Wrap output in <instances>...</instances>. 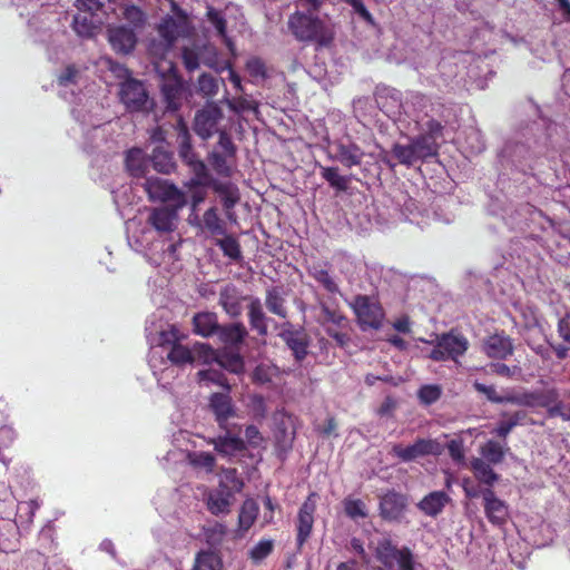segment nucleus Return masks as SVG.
Returning <instances> with one entry per match:
<instances>
[{"instance_id": "obj_46", "label": "nucleus", "mask_w": 570, "mask_h": 570, "mask_svg": "<svg viewBox=\"0 0 570 570\" xmlns=\"http://www.w3.org/2000/svg\"><path fill=\"white\" fill-rule=\"evenodd\" d=\"M321 312L326 324H331L334 328L348 330V318L336 308H331L326 303H320Z\"/></svg>"}, {"instance_id": "obj_16", "label": "nucleus", "mask_w": 570, "mask_h": 570, "mask_svg": "<svg viewBox=\"0 0 570 570\" xmlns=\"http://www.w3.org/2000/svg\"><path fill=\"white\" fill-rule=\"evenodd\" d=\"M482 351L490 358L507 360L513 354L514 345L512 338L501 331L483 341Z\"/></svg>"}, {"instance_id": "obj_14", "label": "nucleus", "mask_w": 570, "mask_h": 570, "mask_svg": "<svg viewBox=\"0 0 570 570\" xmlns=\"http://www.w3.org/2000/svg\"><path fill=\"white\" fill-rule=\"evenodd\" d=\"M409 500L403 493L395 490L387 491L380 498V517L389 522L400 521L407 508Z\"/></svg>"}, {"instance_id": "obj_44", "label": "nucleus", "mask_w": 570, "mask_h": 570, "mask_svg": "<svg viewBox=\"0 0 570 570\" xmlns=\"http://www.w3.org/2000/svg\"><path fill=\"white\" fill-rule=\"evenodd\" d=\"M411 142L413 144V147L416 150V154L421 158V161H424L429 158L435 157L439 155V144L438 141H433L430 138L417 135L413 139H411Z\"/></svg>"}, {"instance_id": "obj_30", "label": "nucleus", "mask_w": 570, "mask_h": 570, "mask_svg": "<svg viewBox=\"0 0 570 570\" xmlns=\"http://www.w3.org/2000/svg\"><path fill=\"white\" fill-rule=\"evenodd\" d=\"M218 326V317L214 312H199L193 316V332L202 337L214 336Z\"/></svg>"}, {"instance_id": "obj_32", "label": "nucleus", "mask_w": 570, "mask_h": 570, "mask_svg": "<svg viewBox=\"0 0 570 570\" xmlns=\"http://www.w3.org/2000/svg\"><path fill=\"white\" fill-rule=\"evenodd\" d=\"M248 322L252 330L256 331L261 336L267 335V316L258 298L252 299L248 305Z\"/></svg>"}, {"instance_id": "obj_11", "label": "nucleus", "mask_w": 570, "mask_h": 570, "mask_svg": "<svg viewBox=\"0 0 570 570\" xmlns=\"http://www.w3.org/2000/svg\"><path fill=\"white\" fill-rule=\"evenodd\" d=\"M165 110L176 112L180 109L184 98V86L180 77L176 72V68L170 63L168 75L163 77L160 85Z\"/></svg>"}, {"instance_id": "obj_4", "label": "nucleus", "mask_w": 570, "mask_h": 570, "mask_svg": "<svg viewBox=\"0 0 570 570\" xmlns=\"http://www.w3.org/2000/svg\"><path fill=\"white\" fill-rule=\"evenodd\" d=\"M118 95L120 102L130 114L148 115L155 108L154 99L140 80L127 78L120 83Z\"/></svg>"}, {"instance_id": "obj_3", "label": "nucleus", "mask_w": 570, "mask_h": 570, "mask_svg": "<svg viewBox=\"0 0 570 570\" xmlns=\"http://www.w3.org/2000/svg\"><path fill=\"white\" fill-rule=\"evenodd\" d=\"M434 347L429 354V358L434 362L459 360L465 355L470 347L468 337L458 328H451L449 332L436 334L435 341L432 342Z\"/></svg>"}, {"instance_id": "obj_17", "label": "nucleus", "mask_w": 570, "mask_h": 570, "mask_svg": "<svg viewBox=\"0 0 570 570\" xmlns=\"http://www.w3.org/2000/svg\"><path fill=\"white\" fill-rule=\"evenodd\" d=\"M108 41L117 53L128 55L137 45V35L132 28L126 26H110L107 30Z\"/></svg>"}, {"instance_id": "obj_24", "label": "nucleus", "mask_w": 570, "mask_h": 570, "mask_svg": "<svg viewBox=\"0 0 570 570\" xmlns=\"http://www.w3.org/2000/svg\"><path fill=\"white\" fill-rule=\"evenodd\" d=\"M209 186H212L213 190L219 196L223 207L226 212V217L230 222H235L236 214L233 212V209L240 198L237 186L232 183H223L217 180H213Z\"/></svg>"}, {"instance_id": "obj_20", "label": "nucleus", "mask_w": 570, "mask_h": 570, "mask_svg": "<svg viewBox=\"0 0 570 570\" xmlns=\"http://www.w3.org/2000/svg\"><path fill=\"white\" fill-rule=\"evenodd\" d=\"M226 482H218L217 488L212 490L207 498V509L214 515L227 514L235 500L234 492L225 487Z\"/></svg>"}, {"instance_id": "obj_13", "label": "nucleus", "mask_w": 570, "mask_h": 570, "mask_svg": "<svg viewBox=\"0 0 570 570\" xmlns=\"http://www.w3.org/2000/svg\"><path fill=\"white\" fill-rule=\"evenodd\" d=\"M223 118V111L217 104H207L195 116L194 129L203 139L212 137L217 131V125Z\"/></svg>"}, {"instance_id": "obj_45", "label": "nucleus", "mask_w": 570, "mask_h": 570, "mask_svg": "<svg viewBox=\"0 0 570 570\" xmlns=\"http://www.w3.org/2000/svg\"><path fill=\"white\" fill-rule=\"evenodd\" d=\"M225 85L224 79H218L210 73L204 72L197 79V92L205 98H214L219 91V85Z\"/></svg>"}, {"instance_id": "obj_54", "label": "nucleus", "mask_w": 570, "mask_h": 570, "mask_svg": "<svg viewBox=\"0 0 570 570\" xmlns=\"http://www.w3.org/2000/svg\"><path fill=\"white\" fill-rule=\"evenodd\" d=\"M473 387L476 392L485 395V397L492 403H495V404L511 403L512 404V400H513L514 395L510 394V395L502 396V395L498 394V392L493 385H485L483 383L475 381L473 383Z\"/></svg>"}, {"instance_id": "obj_43", "label": "nucleus", "mask_w": 570, "mask_h": 570, "mask_svg": "<svg viewBox=\"0 0 570 570\" xmlns=\"http://www.w3.org/2000/svg\"><path fill=\"white\" fill-rule=\"evenodd\" d=\"M258 515V505L254 500H245L238 513V528L242 531H248Z\"/></svg>"}, {"instance_id": "obj_53", "label": "nucleus", "mask_w": 570, "mask_h": 570, "mask_svg": "<svg viewBox=\"0 0 570 570\" xmlns=\"http://www.w3.org/2000/svg\"><path fill=\"white\" fill-rule=\"evenodd\" d=\"M203 222H204L205 228L212 235H225L226 234L224 223L219 218V216L217 214V209L215 207H210L204 213Z\"/></svg>"}, {"instance_id": "obj_6", "label": "nucleus", "mask_w": 570, "mask_h": 570, "mask_svg": "<svg viewBox=\"0 0 570 570\" xmlns=\"http://www.w3.org/2000/svg\"><path fill=\"white\" fill-rule=\"evenodd\" d=\"M278 337L291 351L296 363L301 364L308 355L312 337L302 325L286 321L279 325Z\"/></svg>"}, {"instance_id": "obj_64", "label": "nucleus", "mask_w": 570, "mask_h": 570, "mask_svg": "<svg viewBox=\"0 0 570 570\" xmlns=\"http://www.w3.org/2000/svg\"><path fill=\"white\" fill-rule=\"evenodd\" d=\"M195 352L198 358L205 364H210L213 362L218 363V354L220 350H214L207 343H197L195 345Z\"/></svg>"}, {"instance_id": "obj_50", "label": "nucleus", "mask_w": 570, "mask_h": 570, "mask_svg": "<svg viewBox=\"0 0 570 570\" xmlns=\"http://www.w3.org/2000/svg\"><path fill=\"white\" fill-rule=\"evenodd\" d=\"M400 550L391 540H384L376 548V558L386 568H392L395 564Z\"/></svg>"}, {"instance_id": "obj_2", "label": "nucleus", "mask_w": 570, "mask_h": 570, "mask_svg": "<svg viewBox=\"0 0 570 570\" xmlns=\"http://www.w3.org/2000/svg\"><path fill=\"white\" fill-rule=\"evenodd\" d=\"M568 404L560 400L559 391L554 387L537 391H525L513 396L512 404L525 407H544L549 417H560L570 421V391L564 394Z\"/></svg>"}, {"instance_id": "obj_55", "label": "nucleus", "mask_w": 570, "mask_h": 570, "mask_svg": "<svg viewBox=\"0 0 570 570\" xmlns=\"http://www.w3.org/2000/svg\"><path fill=\"white\" fill-rule=\"evenodd\" d=\"M200 47H183L181 49V60L185 69L188 72H194L200 67V56H202Z\"/></svg>"}, {"instance_id": "obj_15", "label": "nucleus", "mask_w": 570, "mask_h": 570, "mask_svg": "<svg viewBox=\"0 0 570 570\" xmlns=\"http://www.w3.org/2000/svg\"><path fill=\"white\" fill-rule=\"evenodd\" d=\"M315 497L316 493H311L298 510L296 523V544L298 548H302L312 534L316 510Z\"/></svg>"}, {"instance_id": "obj_18", "label": "nucleus", "mask_w": 570, "mask_h": 570, "mask_svg": "<svg viewBox=\"0 0 570 570\" xmlns=\"http://www.w3.org/2000/svg\"><path fill=\"white\" fill-rule=\"evenodd\" d=\"M307 274L321 285L328 294H340V286L331 272L327 261H314L306 267Z\"/></svg>"}, {"instance_id": "obj_34", "label": "nucleus", "mask_w": 570, "mask_h": 570, "mask_svg": "<svg viewBox=\"0 0 570 570\" xmlns=\"http://www.w3.org/2000/svg\"><path fill=\"white\" fill-rule=\"evenodd\" d=\"M125 163L127 170L132 177H142L150 161L146 159L141 149L132 148L128 150Z\"/></svg>"}, {"instance_id": "obj_1", "label": "nucleus", "mask_w": 570, "mask_h": 570, "mask_svg": "<svg viewBox=\"0 0 570 570\" xmlns=\"http://www.w3.org/2000/svg\"><path fill=\"white\" fill-rule=\"evenodd\" d=\"M315 13L296 10L288 16L287 29L299 42L328 47L334 41V30Z\"/></svg>"}, {"instance_id": "obj_19", "label": "nucleus", "mask_w": 570, "mask_h": 570, "mask_svg": "<svg viewBox=\"0 0 570 570\" xmlns=\"http://www.w3.org/2000/svg\"><path fill=\"white\" fill-rule=\"evenodd\" d=\"M209 407L220 430L232 426L228 420L236 415L232 397L228 393H213L209 397Z\"/></svg>"}, {"instance_id": "obj_56", "label": "nucleus", "mask_w": 570, "mask_h": 570, "mask_svg": "<svg viewBox=\"0 0 570 570\" xmlns=\"http://www.w3.org/2000/svg\"><path fill=\"white\" fill-rule=\"evenodd\" d=\"M219 482H226L225 487L234 493L242 492L245 485L243 479L238 475L237 469L235 468H222V479Z\"/></svg>"}, {"instance_id": "obj_22", "label": "nucleus", "mask_w": 570, "mask_h": 570, "mask_svg": "<svg viewBox=\"0 0 570 570\" xmlns=\"http://www.w3.org/2000/svg\"><path fill=\"white\" fill-rule=\"evenodd\" d=\"M225 347L224 348H236L238 350L244 343L248 332L242 322L228 323L218 326L215 334Z\"/></svg>"}, {"instance_id": "obj_28", "label": "nucleus", "mask_w": 570, "mask_h": 570, "mask_svg": "<svg viewBox=\"0 0 570 570\" xmlns=\"http://www.w3.org/2000/svg\"><path fill=\"white\" fill-rule=\"evenodd\" d=\"M177 207L154 208L148 217V223L160 233H168L174 229V222L177 218Z\"/></svg>"}, {"instance_id": "obj_5", "label": "nucleus", "mask_w": 570, "mask_h": 570, "mask_svg": "<svg viewBox=\"0 0 570 570\" xmlns=\"http://www.w3.org/2000/svg\"><path fill=\"white\" fill-rule=\"evenodd\" d=\"M353 309L357 325L362 331L382 328L385 320V311L377 298L358 294L350 304Z\"/></svg>"}, {"instance_id": "obj_27", "label": "nucleus", "mask_w": 570, "mask_h": 570, "mask_svg": "<svg viewBox=\"0 0 570 570\" xmlns=\"http://www.w3.org/2000/svg\"><path fill=\"white\" fill-rule=\"evenodd\" d=\"M176 130L179 157L186 166H189L193 161H197L199 158L193 149L188 127L181 117L177 120Z\"/></svg>"}, {"instance_id": "obj_29", "label": "nucleus", "mask_w": 570, "mask_h": 570, "mask_svg": "<svg viewBox=\"0 0 570 570\" xmlns=\"http://www.w3.org/2000/svg\"><path fill=\"white\" fill-rule=\"evenodd\" d=\"M557 332L562 343L549 342L556 357L562 361L569 356L570 351V314H566L558 321Z\"/></svg>"}, {"instance_id": "obj_21", "label": "nucleus", "mask_w": 570, "mask_h": 570, "mask_svg": "<svg viewBox=\"0 0 570 570\" xmlns=\"http://www.w3.org/2000/svg\"><path fill=\"white\" fill-rule=\"evenodd\" d=\"M482 499L484 501V513L488 520L495 525L505 523L508 519V505L505 502L500 500L490 488L483 489Z\"/></svg>"}, {"instance_id": "obj_38", "label": "nucleus", "mask_w": 570, "mask_h": 570, "mask_svg": "<svg viewBox=\"0 0 570 570\" xmlns=\"http://www.w3.org/2000/svg\"><path fill=\"white\" fill-rule=\"evenodd\" d=\"M220 556L212 550H202L196 554L191 570H223Z\"/></svg>"}, {"instance_id": "obj_40", "label": "nucleus", "mask_w": 570, "mask_h": 570, "mask_svg": "<svg viewBox=\"0 0 570 570\" xmlns=\"http://www.w3.org/2000/svg\"><path fill=\"white\" fill-rule=\"evenodd\" d=\"M188 167L194 176L185 183V187L193 189L195 187H205L212 184L207 166L202 159L193 161Z\"/></svg>"}, {"instance_id": "obj_52", "label": "nucleus", "mask_w": 570, "mask_h": 570, "mask_svg": "<svg viewBox=\"0 0 570 570\" xmlns=\"http://www.w3.org/2000/svg\"><path fill=\"white\" fill-rule=\"evenodd\" d=\"M38 544H39L38 553L42 554V556H45L47 553H51L56 550L57 542L55 540L53 525L47 524L40 530V532L38 534Z\"/></svg>"}, {"instance_id": "obj_42", "label": "nucleus", "mask_w": 570, "mask_h": 570, "mask_svg": "<svg viewBox=\"0 0 570 570\" xmlns=\"http://www.w3.org/2000/svg\"><path fill=\"white\" fill-rule=\"evenodd\" d=\"M157 32L165 42V49H170L179 36V24L168 16L158 24Z\"/></svg>"}, {"instance_id": "obj_47", "label": "nucleus", "mask_w": 570, "mask_h": 570, "mask_svg": "<svg viewBox=\"0 0 570 570\" xmlns=\"http://www.w3.org/2000/svg\"><path fill=\"white\" fill-rule=\"evenodd\" d=\"M392 154L399 160L400 164L406 167H411L415 163L421 161V158L416 154V150L413 147L412 142H410L409 145H402L399 142L394 144L392 147Z\"/></svg>"}, {"instance_id": "obj_9", "label": "nucleus", "mask_w": 570, "mask_h": 570, "mask_svg": "<svg viewBox=\"0 0 570 570\" xmlns=\"http://www.w3.org/2000/svg\"><path fill=\"white\" fill-rule=\"evenodd\" d=\"M224 433L215 438H208L207 444L214 446V450L218 455L232 460L238 453H243L247 450L245 440L239 436L240 426L233 424L227 426L226 430H222Z\"/></svg>"}, {"instance_id": "obj_57", "label": "nucleus", "mask_w": 570, "mask_h": 570, "mask_svg": "<svg viewBox=\"0 0 570 570\" xmlns=\"http://www.w3.org/2000/svg\"><path fill=\"white\" fill-rule=\"evenodd\" d=\"M274 549V542L271 539L259 540L250 550H249V559L254 563H259L264 559H266Z\"/></svg>"}, {"instance_id": "obj_10", "label": "nucleus", "mask_w": 570, "mask_h": 570, "mask_svg": "<svg viewBox=\"0 0 570 570\" xmlns=\"http://www.w3.org/2000/svg\"><path fill=\"white\" fill-rule=\"evenodd\" d=\"M142 186L149 199L153 202H173L177 208H183L186 205L185 194L178 189L176 185L168 183L166 179L149 177Z\"/></svg>"}, {"instance_id": "obj_7", "label": "nucleus", "mask_w": 570, "mask_h": 570, "mask_svg": "<svg viewBox=\"0 0 570 570\" xmlns=\"http://www.w3.org/2000/svg\"><path fill=\"white\" fill-rule=\"evenodd\" d=\"M443 446L438 440L419 438L413 444L404 446L401 443L393 444L391 454L402 462H412L428 455H441Z\"/></svg>"}, {"instance_id": "obj_51", "label": "nucleus", "mask_w": 570, "mask_h": 570, "mask_svg": "<svg viewBox=\"0 0 570 570\" xmlns=\"http://www.w3.org/2000/svg\"><path fill=\"white\" fill-rule=\"evenodd\" d=\"M229 157L226 154L219 153L214 149L208 155V163L212 166L213 170L222 177H230L233 174L232 166L228 164Z\"/></svg>"}, {"instance_id": "obj_41", "label": "nucleus", "mask_w": 570, "mask_h": 570, "mask_svg": "<svg viewBox=\"0 0 570 570\" xmlns=\"http://www.w3.org/2000/svg\"><path fill=\"white\" fill-rule=\"evenodd\" d=\"M215 245L220 248L225 257L233 262L243 259L242 247L238 239L234 235L225 234L223 238H216Z\"/></svg>"}, {"instance_id": "obj_33", "label": "nucleus", "mask_w": 570, "mask_h": 570, "mask_svg": "<svg viewBox=\"0 0 570 570\" xmlns=\"http://www.w3.org/2000/svg\"><path fill=\"white\" fill-rule=\"evenodd\" d=\"M265 305L272 314L281 318H286L288 315L286 301L282 294V289L277 286L271 287L266 291Z\"/></svg>"}, {"instance_id": "obj_49", "label": "nucleus", "mask_w": 570, "mask_h": 570, "mask_svg": "<svg viewBox=\"0 0 570 570\" xmlns=\"http://www.w3.org/2000/svg\"><path fill=\"white\" fill-rule=\"evenodd\" d=\"M168 361L177 366H183L186 364H191L195 361L194 353L190 348L183 345L180 342L177 344H174L168 353H167Z\"/></svg>"}, {"instance_id": "obj_36", "label": "nucleus", "mask_w": 570, "mask_h": 570, "mask_svg": "<svg viewBox=\"0 0 570 570\" xmlns=\"http://www.w3.org/2000/svg\"><path fill=\"white\" fill-rule=\"evenodd\" d=\"M217 364L234 374H240L245 371L243 356L238 352L228 348L220 350Z\"/></svg>"}, {"instance_id": "obj_63", "label": "nucleus", "mask_w": 570, "mask_h": 570, "mask_svg": "<svg viewBox=\"0 0 570 570\" xmlns=\"http://www.w3.org/2000/svg\"><path fill=\"white\" fill-rule=\"evenodd\" d=\"M199 381H208L218 386L225 387L227 391L230 390L227 377L218 370H202L197 373Z\"/></svg>"}, {"instance_id": "obj_58", "label": "nucleus", "mask_w": 570, "mask_h": 570, "mask_svg": "<svg viewBox=\"0 0 570 570\" xmlns=\"http://www.w3.org/2000/svg\"><path fill=\"white\" fill-rule=\"evenodd\" d=\"M344 512L351 519H364L367 517L365 503L361 499L346 498L343 501Z\"/></svg>"}, {"instance_id": "obj_25", "label": "nucleus", "mask_w": 570, "mask_h": 570, "mask_svg": "<svg viewBox=\"0 0 570 570\" xmlns=\"http://www.w3.org/2000/svg\"><path fill=\"white\" fill-rule=\"evenodd\" d=\"M452 501L444 491H432L424 495L416 504L417 509L426 517L436 518L444 508Z\"/></svg>"}, {"instance_id": "obj_37", "label": "nucleus", "mask_w": 570, "mask_h": 570, "mask_svg": "<svg viewBox=\"0 0 570 570\" xmlns=\"http://www.w3.org/2000/svg\"><path fill=\"white\" fill-rule=\"evenodd\" d=\"M40 504L37 499L18 502L16 514L18 525L24 529L29 528L33 522V518Z\"/></svg>"}, {"instance_id": "obj_35", "label": "nucleus", "mask_w": 570, "mask_h": 570, "mask_svg": "<svg viewBox=\"0 0 570 570\" xmlns=\"http://www.w3.org/2000/svg\"><path fill=\"white\" fill-rule=\"evenodd\" d=\"M321 177L336 191L345 193L351 183V176H343L338 173V167L320 166Z\"/></svg>"}, {"instance_id": "obj_39", "label": "nucleus", "mask_w": 570, "mask_h": 570, "mask_svg": "<svg viewBox=\"0 0 570 570\" xmlns=\"http://www.w3.org/2000/svg\"><path fill=\"white\" fill-rule=\"evenodd\" d=\"M153 168L158 173L169 174L175 168V160L173 153L164 149L163 147H156L153 150V155L149 159Z\"/></svg>"}, {"instance_id": "obj_12", "label": "nucleus", "mask_w": 570, "mask_h": 570, "mask_svg": "<svg viewBox=\"0 0 570 570\" xmlns=\"http://www.w3.org/2000/svg\"><path fill=\"white\" fill-rule=\"evenodd\" d=\"M334 153H328V158L340 163L345 168L360 166L365 156L363 149L354 141L337 139L332 144Z\"/></svg>"}, {"instance_id": "obj_62", "label": "nucleus", "mask_w": 570, "mask_h": 570, "mask_svg": "<svg viewBox=\"0 0 570 570\" xmlns=\"http://www.w3.org/2000/svg\"><path fill=\"white\" fill-rule=\"evenodd\" d=\"M274 375V366L261 363L252 372V381L255 384H267L272 382Z\"/></svg>"}, {"instance_id": "obj_8", "label": "nucleus", "mask_w": 570, "mask_h": 570, "mask_svg": "<svg viewBox=\"0 0 570 570\" xmlns=\"http://www.w3.org/2000/svg\"><path fill=\"white\" fill-rule=\"evenodd\" d=\"M275 428L273 430L275 454L281 461H285L292 451L296 439V429L292 416L282 412L275 414Z\"/></svg>"}, {"instance_id": "obj_61", "label": "nucleus", "mask_w": 570, "mask_h": 570, "mask_svg": "<svg viewBox=\"0 0 570 570\" xmlns=\"http://www.w3.org/2000/svg\"><path fill=\"white\" fill-rule=\"evenodd\" d=\"M524 416L525 414L523 412H514L508 420L500 421L493 433L499 438L505 439Z\"/></svg>"}, {"instance_id": "obj_31", "label": "nucleus", "mask_w": 570, "mask_h": 570, "mask_svg": "<svg viewBox=\"0 0 570 570\" xmlns=\"http://www.w3.org/2000/svg\"><path fill=\"white\" fill-rule=\"evenodd\" d=\"M470 469L474 478L482 484L492 489L494 483L499 480V474L491 468V464L481 458H473L470 461Z\"/></svg>"}, {"instance_id": "obj_48", "label": "nucleus", "mask_w": 570, "mask_h": 570, "mask_svg": "<svg viewBox=\"0 0 570 570\" xmlns=\"http://www.w3.org/2000/svg\"><path fill=\"white\" fill-rule=\"evenodd\" d=\"M480 454L485 462L500 464L504 460L505 451L498 441L489 440L480 448Z\"/></svg>"}, {"instance_id": "obj_26", "label": "nucleus", "mask_w": 570, "mask_h": 570, "mask_svg": "<svg viewBox=\"0 0 570 570\" xmlns=\"http://www.w3.org/2000/svg\"><path fill=\"white\" fill-rule=\"evenodd\" d=\"M242 296L234 284H226L220 288L218 303L230 317H238L242 314Z\"/></svg>"}, {"instance_id": "obj_60", "label": "nucleus", "mask_w": 570, "mask_h": 570, "mask_svg": "<svg viewBox=\"0 0 570 570\" xmlns=\"http://www.w3.org/2000/svg\"><path fill=\"white\" fill-rule=\"evenodd\" d=\"M442 395V389L438 384L422 385L417 392L420 402L424 405H431L440 400Z\"/></svg>"}, {"instance_id": "obj_59", "label": "nucleus", "mask_w": 570, "mask_h": 570, "mask_svg": "<svg viewBox=\"0 0 570 570\" xmlns=\"http://www.w3.org/2000/svg\"><path fill=\"white\" fill-rule=\"evenodd\" d=\"M189 462L195 468L205 469L207 472H213L216 465V459L210 452H195L189 454Z\"/></svg>"}, {"instance_id": "obj_23", "label": "nucleus", "mask_w": 570, "mask_h": 570, "mask_svg": "<svg viewBox=\"0 0 570 570\" xmlns=\"http://www.w3.org/2000/svg\"><path fill=\"white\" fill-rule=\"evenodd\" d=\"M102 23L99 13L78 10L72 20V29L81 38H92L100 30Z\"/></svg>"}]
</instances>
